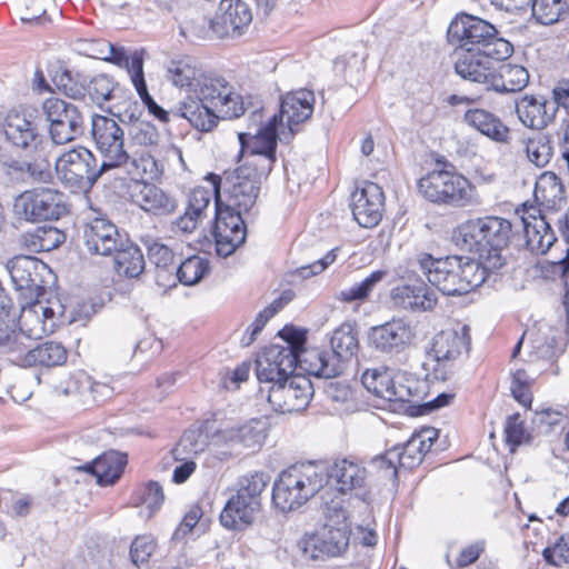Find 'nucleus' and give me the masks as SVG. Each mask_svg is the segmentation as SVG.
Segmentation results:
<instances>
[{"instance_id":"nucleus-42","label":"nucleus","mask_w":569,"mask_h":569,"mask_svg":"<svg viewBox=\"0 0 569 569\" xmlns=\"http://www.w3.org/2000/svg\"><path fill=\"white\" fill-rule=\"evenodd\" d=\"M109 63L127 70L132 84H136L137 77L143 74V57L138 50H128L109 43Z\"/></svg>"},{"instance_id":"nucleus-8","label":"nucleus","mask_w":569,"mask_h":569,"mask_svg":"<svg viewBox=\"0 0 569 569\" xmlns=\"http://www.w3.org/2000/svg\"><path fill=\"white\" fill-rule=\"evenodd\" d=\"M325 516V525L301 541L305 555L311 559L340 556L349 546L350 528L342 506L331 501L326 507Z\"/></svg>"},{"instance_id":"nucleus-37","label":"nucleus","mask_w":569,"mask_h":569,"mask_svg":"<svg viewBox=\"0 0 569 569\" xmlns=\"http://www.w3.org/2000/svg\"><path fill=\"white\" fill-rule=\"evenodd\" d=\"M535 198L548 210L558 211L567 201L566 189L556 173L546 171L535 186Z\"/></svg>"},{"instance_id":"nucleus-31","label":"nucleus","mask_w":569,"mask_h":569,"mask_svg":"<svg viewBox=\"0 0 569 569\" xmlns=\"http://www.w3.org/2000/svg\"><path fill=\"white\" fill-rule=\"evenodd\" d=\"M463 121L495 142L510 141V129L498 116L486 109H468L463 114Z\"/></svg>"},{"instance_id":"nucleus-53","label":"nucleus","mask_w":569,"mask_h":569,"mask_svg":"<svg viewBox=\"0 0 569 569\" xmlns=\"http://www.w3.org/2000/svg\"><path fill=\"white\" fill-rule=\"evenodd\" d=\"M505 436L511 451H515L516 447L530 441V435L527 432L519 413L508 417L505 425Z\"/></svg>"},{"instance_id":"nucleus-64","label":"nucleus","mask_w":569,"mask_h":569,"mask_svg":"<svg viewBox=\"0 0 569 569\" xmlns=\"http://www.w3.org/2000/svg\"><path fill=\"white\" fill-rule=\"evenodd\" d=\"M202 517V510L198 506H192L182 518L179 526L172 533V540L181 541L189 532L197 526L200 518Z\"/></svg>"},{"instance_id":"nucleus-25","label":"nucleus","mask_w":569,"mask_h":569,"mask_svg":"<svg viewBox=\"0 0 569 569\" xmlns=\"http://www.w3.org/2000/svg\"><path fill=\"white\" fill-rule=\"evenodd\" d=\"M438 438V430L431 427L422 428L413 433L402 446L389 449V462L398 460L400 468L412 469L419 466L425 455Z\"/></svg>"},{"instance_id":"nucleus-27","label":"nucleus","mask_w":569,"mask_h":569,"mask_svg":"<svg viewBox=\"0 0 569 569\" xmlns=\"http://www.w3.org/2000/svg\"><path fill=\"white\" fill-rule=\"evenodd\" d=\"M4 134L17 148L26 151L38 150L44 141L38 124L19 112H10L4 123Z\"/></svg>"},{"instance_id":"nucleus-7","label":"nucleus","mask_w":569,"mask_h":569,"mask_svg":"<svg viewBox=\"0 0 569 569\" xmlns=\"http://www.w3.org/2000/svg\"><path fill=\"white\" fill-rule=\"evenodd\" d=\"M419 192L430 202L453 208L481 203L476 187L462 174L450 170H433L418 182Z\"/></svg>"},{"instance_id":"nucleus-9","label":"nucleus","mask_w":569,"mask_h":569,"mask_svg":"<svg viewBox=\"0 0 569 569\" xmlns=\"http://www.w3.org/2000/svg\"><path fill=\"white\" fill-rule=\"evenodd\" d=\"M227 80L206 74L196 94L180 97L171 109L174 117L186 119L194 129L209 132L217 127L212 112L214 101L224 92Z\"/></svg>"},{"instance_id":"nucleus-23","label":"nucleus","mask_w":569,"mask_h":569,"mask_svg":"<svg viewBox=\"0 0 569 569\" xmlns=\"http://www.w3.org/2000/svg\"><path fill=\"white\" fill-rule=\"evenodd\" d=\"M499 61L481 50H462L457 54L455 71L462 79L482 84L489 90L496 63Z\"/></svg>"},{"instance_id":"nucleus-39","label":"nucleus","mask_w":569,"mask_h":569,"mask_svg":"<svg viewBox=\"0 0 569 569\" xmlns=\"http://www.w3.org/2000/svg\"><path fill=\"white\" fill-rule=\"evenodd\" d=\"M123 129L116 121L109 119V186L113 182L114 174L122 176L131 161L129 154L123 149Z\"/></svg>"},{"instance_id":"nucleus-58","label":"nucleus","mask_w":569,"mask_h":569,"mask_svg":"<svg viewBox=\"0 0 569 569\" xmlns=\"http://www.w3.org/2000/svg\"><path fill=\"white\" fill-rule=\"evenodd\" d=\"M59 236L54 228L38 230L37 233L30 234L26 244L33 252L50 251L59 244Z\"/></svg>"},{"instance_id":"nucleus-41","label":"nucleus","mask_w":569,"mask_h":569,"mask_svg":"<svg viewBox=\"0 0 569 569\" xmlns=\"http://www.w3.org/2000/svg\"><path fill=\"white\" fill-rule=\"evenodd\" d=\"M523 231L527 247L537 254H545L557 240L546 218H538L531 224L528 223Z\"/></svg>"},{"instance_id":"nucleus-51","label":"nucleus","mask_w":569,"mask_h":569,"mask_svg":"<svg viewBox=\"0 0 569 569\" xmlns=\"http://www.w3.org/2000/svg\"><path fill=\"white\" fill-rule=\"evenodd\" d=\"M268 480L262 472H254L239 479L237 493L261 506V493L266 489Z\"/></svg>"},{"instance_id":"nucleus-18","label":"nucleus","mask_w":569,"mask_h":569,"mask_svg":"<svg viewBox=\"0 0 569 569\" xmlns=\"http://www.w3.org/2000/svg\"><path fill=\"white\" fill-rule=\"evenodd\" d=\"M313 396V387L309 378L293 375L286 380L269 387L268 401L272 409L280 413H292L305 410Z\"/></svg>"},{"instance_id":"nucleus-40","label":"nucleus","mask_w":569,"mask_h":569,"mask_svg":"<svg viewBox=\"0 0 569 569\" xmlns=\"http://www.w3.org/2000/svg\"><path fill=\"white\" fill-rule=\"evenodd\" d=\"M331 350L348 363L359 350L358 332L350 322L341 323L331 335Z\"/></svg>"},{"instance_id":"nucleus-56","label":"nucleus","mask_w":569,"mask_h":569,"mask_svg":"<svg viewBox=\"0 0 569 569\" xmlns=\"http://www.w3.org/2000/svg\"><path fill=\"white\" fill-rule=\"evenodd\" d=\"M280 303L274 301L264 310L260 311L256 317L254 321L247 328L244 335L241 338V345L243 347L250 346L263 329L269 319H271L279 310Z\"/></svg>"},{"instance_id":"nucleus-46","label":"nucleus","mask_w":569,"mask_h":569,"mask_svg":"<svg viewBox=\"0 0 569 569\" xmlns=\"http://www.w3.org/2000/svg\"><path fill=\"white\" fill-rule=\"evenodd\" d=\"M385 276V271H373L368 277H366L361 282L355 283L349 288L340 290L336 295V299L346 303L366 300L373 290V288L377 286V283H379Z\"/></svg>"},{"instance_id":"nucleus-16","label":"nucleus","mask_w":569,"mask_h":569,"mask_svg":"<svg viewBox=\"0 0 569 569\" xmlns=\"http://www.w3.org/2000/svg\"><path fill=\"white\" fill-rule=\"evenodd\" d=\"M42 111L49 123V136L54 144H66L84 133L86 121L81 109L67 100L47 98Z\"/></svg>"},{"instance_id":"nucleus-44","label":"nucleus","mask_w":569,"mask_h":569,"mask_svg":"<svg viewBox=\"0 0 569 569\" xmlns=\"http://www.w3.org/2000/svg\"><path fill=\"white\" fill-rule=\"evenodd\" d=\"M52 82L66 96L79 99L86 94L84 79L79 72H73L63 62H58L51 74Z\"/></svg>"},{"instance_id":"nucleus-33","label":"nucleus","mask_w":569,"mask_h":569,"mask_svg":"<svg viewBox=\"0 0 569 569\" xmlns=\"http://www.w3.org/2000/svg\"><path fill=\"white\" fill-rule=\"evenodd\" d=\"M204 76L189 60H172L166 68L168 81L180 90L181 97L196 94Z\"/></svg>"},{"instance_id":"nucleus-21","label":"nucleus","mask_w":569,"mask_h":569,"mask_svg":"<svg viewBox=\"0 0 569 569\" xmlns=\"http://www.w3.org/2000/svg\"><path fill=\"white\" fill-rule=\"evenodd\" d=\"M419 264L428 281L443 295H462L460 257L433 259L431 256H425L419 260Z\"/></svg>"},{"instance_id":"nucleus-36","label":"nucleus","mask_w":569,"mask_h":569,"mask_svg":"<svg viewBox=\"0 0 569 569\" xmlns=\"http://www.w3.org/2000/svg\"><path fill=\"white\" fill-rule=\"evenodd\" d=\"M259 510L258 505L236 493L227 501L220 515V522L228 529H240L250 525Z\"/></svg>"},{"instance_id":"nucleus-10","label":"nucleus","mask_w":569,"mask_h":569,"mask_svg":"<svg viewBox=\"0 0 569 569\" xmlns=\"http://www.w3.org/2000/svg\"><path fill=\"white\" fill-rule=\"evenodd\" d=\"M284 339L286 346L272 345L257 356L256 375L259 382L273 386L295 375L299 350L306 338L301 332L290 331Z\"/></svg>"},{"instance_id":"nucleus-1","label":"nucleus","mask_w":569,"mask_h":569,"mask_svg":"<svg viewBox=\"0 0 569 569\" xmlns=\"http://www.w3.org/2000/svg\"><path fill=\"white\" fill-rule=\"evenodd\" d=\"M238 138L241 164L224 178L226 208H222L220 199V176L209 173L206 177L216 199V251L223 258L244 242L247 230L241 214L250 212L254 207L261 183L268 178L277 160L276 142L269 129L259 134H252L251 131L240 132Z\"/></svg>"},{"instance_id":"nucleus-22","label":"nucleus","mask_w":569,"mask_h":569,"mask_svg":"<svg viewBox=\"0 0 569 569\" xmlns=\"http://www.w3.org/2000/svg\"><path fill=\"white\" fill-rule=\"evenodd\" d=\"M252 14L241 0H221L212 20L209 21L212 32L219 37H238L249 26Z\"/></svg>"},{"instance_id":"nucleus-28","label":"nucleus","mask_w":569,"mask_h":569,"mask_svg":"<svg viewBox=\"0 0 569 569\" xmlns=\"http://www.w3.org/2000/svg\"><path fill=\"white\" fill-rule=\"evenodd\" d=\"M266 422L259 419H251L238 428H226L218 430L212 436L216 445H227L231 448L241 446L248 449L260 448L266 439Z\"/></svg>"},{"instance_id":"nucleus-4","label":"nucleus","mask_w":569,"mask_h":569,"mask_svg":"<svg viewBox=\"0 0 569 569\" xmlns=\"http://www.w3.org/2000/svg\"><path fill=\"white\" fill-rule=\"evenodd\" d=\"M325 472L313 462L283 470L272 487V503L281 512L300 508L323 488Z\"/></svg>"},{"instance_id":"nucleus-49","label":"nucleus","mask_w":569,"mask_h":569,"mask_svg":"<svg viewBox=\"0 0 569 569\" xmlns=\"http://www.w3.org/2000/svg\"><path fill=\"white\" fill-rule=\"evenodd\" d=\"M526 152L530 162L542 168L547 166L553 154L551 138L545 133H537L526 143Z\"/></svg>"},{"instance_id":"nucleus-13","label":"nucleus","mask_w":569,"mask_h":569,"mask_svg":"<svg viewBox=\"0 0 569 569\" xmlns=\"http://www.w3.org/2000/svg\"><path fill=\"white\" fill-rule=\"evenodd\" d=\"M111 193L123 201H130L153 214H169L177 208V201L159 187L136 178L114 174L110 184Z\"/></svg>"},{"instance_id":"nucleus-57","label":"nucleus","mask_w":569,"mask_h":569,"mask_svg":"<svg viewBox=\"0 0 569 569\" xmlns=\"http://www.w3.org/2000/svg\"><path fill=\"white\" fill-rule=\"evenodd\" d=\"M280 303L274 301L264 310L260 311L256 317L254 321L247 328L244 335L241 338V345L243 347L250 346L263 329L269 319H271L279 310Z\"/></svg>"},{"instance_id":"nucleus-60","label":"nucleus","mask_w":569,"mask_h":569,"mask_svg":"<svg viewBox=\"0 0 569 569\" xmlns=\"http://www.w3.org/2000/svg\"><path fill=\"white\" fill-rule=\"evenodd\" d=\"M415 284H400L395 287L390 292V298L393 306L412 311V309L419 306L417 300H415Z\"/></svg>"},{"instance_id":"nucleus-17","label":"nucleus","mask_w":569,"mask_h":569,"mask_svg":"<svg viewBox=\"0 0 569 569\" xmlns=\"http://www.w3.org/2000/svg\"><path fill=\"white\" fill-rule=\"evenodd\" d=\"M8 271L17 290L27 291L30 301L46 293L52 271L47 263L32 256H16L8 261Z\"/></svg>"},{"instance_id":"nucleus-11","label":"nucleus","mask_w":569,"mask_h":569,"mask_svg":"<svg viewBox=\"0 0 569 569\" xmlns=\"http://www.w3.org/2000/svg\"><path fill=\"white\" fill-rule=\"evenodd\" d=\"M106 171L107 160L103 159L98 166L94 154L83 147L62 153L56 161L59 180L73 193H88Z\"/></svg>"},{"instance_id":"nucleus-61","label":"nucleus","mask_w":569,"mask_h":569,"mask_svg":"<svg viewBox=\"0 0 569 569\" xmlns=\"http://www.w3.org/2000/svg\"><path fill=\"white\" fill-rule=\"evenodd\" d=\"M164 501L162 487L156 481H149L141 497V502L149 510V517L157 512Z\"/></svg>"},{"instance_id":"nucleus-59","label":"nucleus","mask_w":569,"mask_h":569,"mask_svg":"<svg viewBox=\"0 0 569 569\" xmlns=\"http://www.w3.org/2000/svg\"><path fill=\"white\" fill-rule=\"evenodd\" d=\"M212 193L213 191L202 187L194 188L188 199L187 210L190 211V214L203 218L210 204Z\"/></svg>"},{"instance_id":"nucleus-19","label":"nucleus","mask_w":569,"mask_h":569,"mask_svg":"<svg viewBox=\"0 0 569 569\" xmlns=\"http://www.w3.org/2000/svg\"><path fill=\"white\" fill-rule=\"evenodd\" d=\"M325 472L323 487L330 485L341 493L356 492L363 496L368 489L367 469L359 462L343 458L331 465L317 463Z\"/></svg>"},{"instance_id":"nucleus-55","label":"nucleus","mask_w":569,"mask_h":569,"mask_svg":"<svg viewBox=\"0 0 569 569\" xmlns=\"http://www.w3.org/2000/svg\"><path fill=\"white\" fill-rule=\"evenodd\" d=\"M157 548L153 537L143 535L138 536L131 543L130 558L133 565L140 566L149 561Z\"/></svg>"},{"instance_id":"nucleus-14","label":"nucleus","mask_w":569,"mask_h":569,"mask_svg":"<svg viewBox=\"0 0 569 569\" xmlns=\"http://www.w3.org/2000/svg\"><path fill=\"white\" fill-rule=\"evenodd\" d=\"M109 256H112L113 269L118 277L127 280L117 282L113 280L114 291L127 295L132 290L131 279L138 278L144 270L146 262L140 248L133 243L126 232L109 221Z\"/></svg>"},{"instance_id":"nucleus-54","label":"nucleus","mask_w":569,"mask_h":569,"mask_svg":"<svg viewBox=\"0 0 569 569\" xmlns=\"http://www.w3.org/2000/svg\"><path fill=\"white\" fill-rule=\"evenodd\" d=\"M71 50L80 56L107 61V41L103 39L79 38L71 42Z\"/></svg>"},{"instance_id":"nucleus-52","label":"nucleus","mask_w":569,"mask_h":569,"mask_svg":"<svg viewBox=\"0 0 569 569\" xmlns=\"http://www.w3.org/2000/svg\"><path fill=\"white\" fill-rule=\"evenodd\" d=\"M147 248L149 260L158 269V277H161V272H167L171 276L176 269L171 249L157 241L148 243Z\"/></svg>"},{"instance_id":"nucleus-6","label":"nucleus","mask_w":569,"mask_h":569,"mask_svg":"<svg viewBox=\"0 0 569 569\" xmlns=\"http://www.w3.org/2000/svg\"><path fill=\"white\" fill-rule=\"evenodd\" d=\"M470 343V328L467 325L457 323L435 335L422 365L427 379H449L453 373L455 362L468 355Z\"/></svg>"},{"instance_id":"nucleus-5","label":"nucleus","mask_w":569,"mask_h":569,"mask_svg":"<svg viewBox=\"0 0 569 569\" xmlns=\"http://www.w3.org/2000/svg\"><path fill=\"white\" fill-rule=\"evenodd\" d=\"M315 94L312 91L301 89L287 93L280 102L279 113H273L266 123L262 122L261 110H253L250 117L256 127L253 134L263 133L269 129L273 133L274 142H288L299 130V124L308 120L313 112Z\"/></svg>"},{"instance_id":"nucleus-29","label":"nucleus","mask_w":569,"mask_h":569,"mask_svg":"<svg viewBox=\"0 0 569 569\" xmlns=\"http://www.w3.org/2000/svg\"><path fill=\"white\" fill-rule=\"evenodd\" d=\"M516 111L522 124L540 130L553 120L557 106H555V102L547 101L542 97L525 96L517 102Z\"/></svg>"},{"instance_id":"nucleus-15","label":"nucleus","mask_w":569,"mask_h":569,"mask_svg":"<svg viewBox=\"0 0 569 569\" xmlns=\"http://www.w3.org/2000/svg\"><path fill=\"white\" fill-rule=\"evenodd\" d=\"M67 196L52 188L40 187L26 190L14 202L18 214L27 221H57L69 213Z\"/></svg>"},{"instance_id":"nucleus-50","label":"nucleus","mask_w":569,"mask_h":569,"mask_svg":"<svg viewBox=\"0 0 569 569\" xmlns=\"http://www.w3.org/2000/svg\"><path fill=\"white\" fill-rule=\"evenodd\" d=\"M206 447L207 436L199 429H190L182 435L172 452L177 460H183L182 455L196 456L204 451Z\"/></svg>"},{"instance_id":"nucleus-30","label":"nucleus","mask_w":569,"mask_h":569,"mask_svg":"<svg viewBox=\"0 0 569 569\" xmlns=\"http://www.w3.org/2000/svg\"><path fill=\"white\" fill-rule=\"evenodd\" d=\"M503 266L497 258L460 257V277L462 295L480 287L488 276Z\"/></svg>"},{"instance_id":"nucleus-3","label":"nucleus","mask_w":569,"mask_h":569,"mask_svg":"<svg viewBox=\"0 0 569 569\" xmlns=\"http://www.w3.org/2000/svg\"><path fill=\"white\" fill-rule=\"evenodd\" d=\"M511 222L500 217L470 219L458 227L456 242L462 250L480 258H497L503 262L501 250L507 247Z\"/></svg>"},{"instance_id":"nucleus-48","label":"nucleus","mask_w":569,"mask_h":569,"mask_svg":"<svg viewBox=\"0 0 569 569\" xmlns=\"http://www.w3.org/2000/svg\"><path fill=\"white\" fill-rule=\"evenodd\" d=\"M176 278L186 286L198 283L209 271V261L200 256H191L174 269Z\"/></svg>"},{"instance_id":"nucleus-47","label":"nucleus","mask_w":569,"mask_h":569,"mask_svg":"<svg viewBox=\"0 0 569 569\" xmlns=\"http://www.w3.org/2000/svg\"><path fill=\"white\" fill-rule=\"evenodd\" d=\"M529 7L536 20L546 26L558 22L568 10L566 0H531Z\"/></svg>"},{"instance_id":"nucleus-20","label":"nucleus","mask_w":569,"mask_h":569,"mask_svg":"<svg viewBox=\"0 0 569 569\" xmlns=\"http://www.w3.org/2000/svg\"><path fill=\"white\" fill-rule=\"evenodd\" d=\"M415 336V329L410 321L393 318L383 325L372 327L368 333V339L378 351L398 355L412 343Z\"/></svg>"},{"instance_id":"nucleus-43","label":"nucleus","mask_w":569,"mask_h":569,"mask_svg":"<svg viewBox=\"0 0 569 569\" xmlns=\"http://www.w3.org/2000/svg\"><path fill=\"white\" fill-rule=\"evenodd\" d=\"M247 110V103L236 88L227 81L224 92L214 101L212 112L219 119H234L242 116Z\"/></svg>"},{"instance_id":"nucleus-12","label":"nucleus","mask_w":569,"mask_h":569,"mask_svg":"<svg viewBox=\"0 0 569 569\" xmlns=\"http://www.w3.org/2000/svg\"><path fill=\"white\" fill-rule=\"evenodd\" d=\"M363 387L387 401L410 402L419 399L425 383L411 373L390 368L367 369L361 376Z\"/></svg>"},{"instance_id":"nucleus-34","label":"nucleus","mask_w":569,"mask_h":569,"mask_svg":"<svg viewBox=\"0 0 569 569\" xmlns=\"http://www.w3.org/2000/svg\"><path fill=\"white\" fill-rule=\"evenodd\" d=\"M68 351L61 342L48 340L37 347L26 349L19 360L24 367L52 368L62 366L67 361Z\"/></svg>"},{"instance_id":"nucleus-2","label":"nucleus","mask_w":569,"mask_h":569,"mask_svg":"<svg viewBox=\"0 0 569 569\" xmlns=\"http://www.w3.org/2000/svg\"><path fill=\"white\" fill-rule=\"evenodd\" d=\"M448 41L463 50H481L496 60H506L512 52V44L498 36V30L480 17L460 12L451 20Z\"/></svg>"},{"instance_id":"nucleus-32","label":"nucleus","mask_w":569,"mask_h":569,"mask_svg":"<svg viewBox=\"0 0 569 569\" xmlns=\"http://www.w3.org/2000/svg\"><path fill=\"white\" fill-rule=\"evenodd\" d=\"M89 210L92 216L83 227L84 247L91 256L107 257V214L100 207H96L87 196Z\"/></svg>"},{"instance_id":"nucleus-63","label":"nucleus","mask_w":569,"mask_h":569,"mask_svg":"<svg viewBox=\"0 0 569 569\" xmlns=\"http://www.w3.org/2000/svg\"><path fill=\"white\" fill-rule=\"evenodd\" d=\"M128 466V455L124 451L109 449V487L117 483Z\"/></svg>"},{"instance_id":"nucleus-24","label":"nucleus","mask_w":569,"mask_h":569,"mask_svg":"<svg viewBox=\"0 0 569 569\" xmlns=\"http://www.w3.org/2000/svg\"><path fill=\"white\" fill-rule=\"evenodd\" d=\"M383 192L375 182H367L352 194L351 210L355 220L363 228L376 227L382 217Z\"/></svg>"},{"instance_id":"nucleus-38","label":"nucleus","mask_w":569,"mask_h":569,"mask_svg":"<svg viewBox=\"0 0 569 569\" xmlns=\"http://www.w3.org/2000/svg\"><path fill=\"white\" fill-rule=\"evenodd\" d=\"M30 337L19 327L16 315L0 317V353L22 356Z\"/></svg>"},{"instance_id":"nucleus-45","label":"nucleus","mask_w":569,"mask_h":569,"mask_svg":"<svg viewBox=\"0 0 569 569\" xmlns=\"http://www.w3.org/2000/svg\"><path fill=\"white\" fill-rule=\"evenodd\" d=\"M163 173V164L153 156L146 153L138 159H131L122 177L136 178L142 182L158 180Z\"/></svg>"},{"instance_id":"nucleus-62","label":"nucleus","mask_w":569,"mask_h":569,"mask_svg":"<svg viewBox=\"0 0 569 569\" xmlns=\"http://www.w3.org/2000/svg\"><path fill=\"white\" fill-rule=\"evenodd\" d=\"M133 87L136 88L138 96L149 112L161 121H168V111L158 106L153 98L149 94L144 77L138 76Z\"/></svg>"},{"instance_id":"nucleus-35","label":"nucleus","mask_w":569,"mask_h":569,"mask_svg":"<svg viewBox=\"0 0 569 569\" xmlns=\"http://www.w3.org/2000/svg\"><path fill=\"white\" fill-rule=\"evenodd\" d=\"M529 82L528 70L519 64H498L491 78L489 90L499 93H515L523 90Z\"/></svg>"},{"instance_id":"nucleus-26","label":"nucleus","mask_w":569,"mask_h":569,"mask_svg":"<svg viewBox=\"0 0 569 569\" xmlns=\"http://www.w3.org/2000/svg\"><path fill=\"white\" fill-rule=\"evenodd\" d=\"M299 366L309 375L317 378L331 379L340 376L347 363L331 349H300Z\"/></svg>"}]
</instances>
